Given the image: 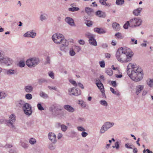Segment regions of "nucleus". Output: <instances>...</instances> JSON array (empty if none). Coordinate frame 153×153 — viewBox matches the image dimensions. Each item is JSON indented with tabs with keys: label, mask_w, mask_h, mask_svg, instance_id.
<instances>
[{
	"label": "nucleus",
	"mask_w": 153,
	"mask_h": 153,
	"mask_svg": "<svg viewBox=\"0 0 153 153\" xmlns=\"http://www.w3.org/2000/svg\"><path fill=\"white\" fill-rule=\"evenodd\" d=\"M69 53L70 56H73L75 55V53L72 48L70 49Z\"/></svg>",
	"instance_id": "a18cd8bd"
},
{
	"label": "nucleus",
	"mask_w": 153,
	"mask_h": 153,
	"mask_svg": "<svg viewBox=\"0 0 153 153\" xmlns=\"http://www.w3.org/2000/svg\"><path fill=\"white\" fill-rule=\"evenodd\" d=\"M142 10V8L140 7L138 8L135 9L133 11V14L134 15L136 16H138L140 15V14Z\"/></svg>",
	"instance_id": "5701e85b"
},
{
	"label": "nucleus",
	"mask_w": 153,
	"mask_h": 153,
	"mask_svg": "<svg viewBox=\"0 0 153 153\" xmlns=\"http://www.w3.org/2000/svg\"><path fill=\"white\" fill-rule=\"evenodd\" d=\"M77 129L79 131H83L85 130V129L82 126L77 127Z\"/></svg>",
	"instance_id": "603ef678"
},
{
	"label": "nucleus",
	"mask_w": 153,
	"mask_h": 153,
	"mask_svg": "<svg viewBox=\"0 0 153 153\" xmlns=\"http://www.w3.org/2000/svg\"><path fill=\"white\" fill-rule=\"evenodd\" d=\"M96 85L101 91V90L102 89H104V86L102 82L96 83Z\"/></svg>",
	"instance_id": "7c9ffc66"
},
{
	"label": "nucleus",
	"mask_w": 153,
	"mask_h": 153,
	"mask_svg": "<svg viewBox=\"0 0 153 153\" xmlns=\"http://www.w3.org/2000/svg\"><path fill=\"white\" fill-rule=\"evenodd\" d=\"M69 92H72V94L76 96H77L80 95L81 93V92L80 90L79 89H77L76 88H73L71 89L70 90H68Z\"/></svg>",
	"instance_id": "ddd939ff"
},
{
	"label": "nucleus",
	"mask_w": 153,
	"mask_h": 153,
	"mask_svg": "<svg viewBox=\"0 0 153 153\" xmlns=\"http://www.w3.org/2000/svg\"><path fill=\"white\" fill-rule=\"evenodd\" d=\"M49 76L52 79H53L54 76V73L52 71L49 72L48 73Z\"/></svg>",
	"instance_id": "4d7b16f0"
},
{
	"label": "nucleus",
	"mask_w": 153,
	"mask_h": 153,
	"mask_svg": "<svg viewBox=\"0 0 153 153\" xmlns=\"http://www.w3.org/2000/svg\"><path fill=\"white\" fill-rule=\"evenodd\" d=\"M30 144L31 145H34L36 143V140L34 138H30L28 140Z\"/></svg>",
	"instance_id": "a878e982"
},
{
	"label": "nucleus",
	"mask_w": 153,
	"mask_h": 153,
	"mask_svg": "<svg viewBox=\"0 0 153 153\" xmlns=\"http://www.w3.org/2000/svg\"><path fill=\"white\" fill-rule=\"evenodd\" d=\"M37 107L38 109L40 111H42L44 110V108L40 103H39L37 104Z\"/></svg>",
	"instance_id": "49530a36"
},
{
	"label": "nucleus",
	"mask_w": 153,
	"mask_h": 153,
	"mask_svg": "<svg viewBox=\"0 0 153 153\" xmlns=\"http://www.w3.org/2000/svg\"><path fill=\"white\" fill-rule=\"evenodd\" d=\"M52 39L56 43H61V45L60 46V50L66 52V48L68 45V42L64 39V37L62 34L59 33H56L52 36Z\"/></svg>",
	"instance_id": "7ed1b4c3"
},
{
	"label": "nucleus",
	"mask_w": 153,
	"mask_h": 153,
	"mask_svg": "<svg viewBox=\"0 0 153 153\" xmlns=\"http://www.w3.org/2000/svg\"><path fill=\"white\" fill-rule=\"evenodd\" d=\"M88 133L85 131H83L81 133V135L83 137H85L87 135Z\"/></svg>",
	"instance_id": "052dcab7"
},
{
	"label": "nucleus",
	"mask_w": 153,
	"mask_h": 153,
	"mask_svg": "<svg viewBox=\"0 0 153 153\" xmlns=\"http://www.w3.org/2000/svg\"><path fill=\"white\" fill-rule=\"evenodd\" d=\"M25 98L27 99L30 100L32 98V96L31 94L28 93L25 95Z\"/></svg>",
	"instance_id": "58836bf2"
},
{
	"label": "nucleus",
	"mask_w": 153,
	"mask_h": 153,
	"mask_svg": "<svg viewBox=\"0 0 153 153\" xmlns=\"http://www.w3.org/2000/svg\"><path fill=\"white\" fill-rule=\"evenodd\" d=\"M112 147L113 148H116V149H118L119 148V144L118 141H116L115 143V145L113 146Z\"/></svg>",
	"instance_id": "c03bdc74"
},
{
	"label": "nucleus",
	"mask_w": 153,
	"mask_h": 153,
	"mask_svg": "<svg viewBox=\"0 0 153 153\" xmlns=\"http://www.w3.org/2000/svg\"><path fill=\"white\" fill-rule=\"evenodd\" d=\"M100 103L101 105L106 106L108 105V103L105 100H101L100 102Z\"/></svg>",
	"instance_id": "a19ab883"
},
{
	"label": "nucleus",
	"mask_w": 153,
	"mask_h": 153,
	"mask_svg": "<svg viewBox=\"0 0 153 153\" xmlns=\"http://www.w3.org/2000/svg\"><path fill=\"white\" fill-rule=\"evenodd\" d=\"M25 65V62L22 61H20L19 62L18 64V66L20 67L23 68Z\"/></svg>",
	"instance_id": "c756f323"
},
{
	"label": "nucleus",
	"mask_w": 153,
	"mask_h": 153,
	"mask_svg": "<svg viewBox=\"0 0 153 153\" xmlns=\"http://www.w3.org/2000/svg\"><path fill=\"white\" fill-rule=\"evenodd\" d=\"M129 21H127L126 22L124 25L123 27L125 29H128V26H129L130 27H131L130 25V23Z\"/></svg>",
	"instance_id": "c9c22d12"
},
{
	"label": "nucleus",
	"mask_w": 153,
	"mask_h": 153,
	"mask_svg": "<svg viewBox=\"0 0 153 153\" xmlns=\"http://www.w3.org/2000/svg\"><path fill=\"white\" fill-rule=\"evenodd\" d=\"M147 85L150 87L153 86V79H150L149 81L147 82Z\"/></svg>",
	"instance_id": "e433bc0d"
},
{
	"label": "nucleus",
	"mask_w": 153,
	"mask_h": 153,
	"mask_svg": "<svg viewBox=\"0 0 153 153\" xmlns=\"http://www.w3.org/2000/svg\"><path fill=\"white\" fill-rule=\"evenodd\" d=\"M85 36L88 38L89 39H90V38L94 36L93 34L89 33H86L85 34Z\"/></svg>",
	"instance_id": "de8ad7c7"
},
{
	"label": "nucleus",
	"mask_w": 153,
	"mask_h": 153,
	"mask_svg": "<svg viewBox=\"0 0 153 153\" xmlns=\"http://www.w3.org/2000/svg\"><path fill=\"white\" fill-rule=\"evenodd\" d=\"M36 34L35 32H33V30L27 31L23 35V36L25 37H31L34 38L36 36Z\"/></svg>",
	"instance_id": "f8f14e48"
},
{
	"label": "nucleus",
	"mask_w": 153,
	"mask_h": 153,
	"mask_svg": "<svg viewBox=\"0 0 153 153\" xmlns=\"http://www.w3.org/2000/svg\"><path fill=\"white\" fill-rule=\"evenodd\" d=\"M96 15L100 17L104 18L106 16L105 13L100 10L97 11L96 12Z\"/></svg>",
	"instance_id": "b1692460"
},
{
	"label": "nucleus",
	"mask_w": 153,
	"mask_h": 153,
	"mask_svg": "<svg viewBox=\"0 0 153 153\" xmlns=\"http://www.w3.org/2000/svg\"><path fill=\"white\" fill-rule=\"evenodd\" d=\"M101 92L102 93V97H104V98H106V96H105V90H104V89H101Z\"/></svg>",
	"instance_id": "bf43d9fd"
},
{
	"label": "nucleus",
	"mask_w": 153,
	"mask_h": 153,
	"mask_svg": "<svg viewBox=\"0 0 153 153\" xmlns=\"http://www.w3.org/2000/svg\"><path fill=\"white\" fill-rule=\"evenodd\" d=\"M144 86L143 85H137L135 87V93L137 95H138L144 89Z\"/></svg>",
	"instance_id": "4468645a"
},
{
	"label": "nucleus",
	"mask_w": 153,
	"mask_h": 153,
	"mask_svg": "<svg viewBox=\"0 0 153 153\" xmlns=\"http://www.w3.org/2000/svg\"><path fill=\"white\" fill-rule=\"evenodd\" d=\"M113 94L118 96H119L120 95V93L118 91H115Z\"/></svg>",
	"instance_id": "774afa93"
},
{
	"label": "nucleus",
	"mask_w": 153,
	"mask_h": 153,
	"mask_svg": "<svg viewBox=\"0 0 153 153\" xmlns=\"http://www.w3.org/2000/svg\"><path fill=\"white\" fill-rule=\"evenodd\" d=\"M65 21L70 25L71 26H75L74 20L72 18L70 17H66L65 19Z\"/></svg>",
	"instance_id": "dca6fc26"
},
{
	"label": "nucleus",
	"mask_w": 153,
	"mask_h": 153,
	"mask_svg": "<svg viewBox=\"0 0 153 153\" xmlns=\"http://www.w3.org/2000/svg\"><path fill=\"white\" fill-rule=\"evenodd\" d=\"M78 103L81 105L82 107H85L86 106L85 103L82 100H80L78 101Z\"/></svg>",
	"instance_id": "4c0bfd02"
},
{
	"label": "nucleus",
	"mask_w": 153,
	"mask_h": 153,
	"mask_svg": "<svg viewBox=\"0 0 153 153\" xmlns=\"http://www.w3.org/2000/svg\"><path fill=\"white\" fill-rule=\"evenodd\" d=\"M75 49L77 51V52H79L81 50V48L79 46H76L75 47Z\"/></svg>",
	"instance_id": "0e129e2a"
},
{
	"label": "nucleus",
	"mask_w": 153,
	"mask_h": 153,
	"mask_svg": "<svg viewBox=\"0 0 153 153\" xmlns=\"http://www.w3.org/2000/svg\"><path fill=\"white\" fill-rule=\"evenodd\" d=\"M86 25L88 27H90L92 25V22L89 20L86 23Z\"/></svg>",
	"instance_id": "6e6d98bb"
},
{
	"label": "nucleus",
	"mask_w": 153,
	"mask_h": 153,
	"mask_svg": "<svg viewBox=\"0 0 153 153\" xmlns=\"http://www.w3.org/2000/svg\"><path fill=\"white\" fill-rule=\"evenodd\" d=\"M125 147L129 149H132L134 146L133 145H129V143H127L125 144Z\"/></svg>",
	"instance_id": "37998d69"
},
{
	"label": "nucleus",
	"mask_w": 153,
	"mask_h": 153,
	"mask_svg": "<svg viewBox=\"0 0 153 153\" xmlns=\"http://www.w3.org/2000/svg\"><path fill=\"white\" fill-rule=\"evenodd\" d=\"M70 11L74 12L79 10V8L78 7H73L69 8L68 9Z\"/></svg>",
	"instance_id": "2f4dec72"
},
{
	"label": "nucleus",
	"mask_w": 153,
	"mask_h": 153,
	"mask_svg": "<svg viewBox=\"0 0 153 153\" xmlns=\"http://www.w3.org/2000/svg\"><path fill=\"white\" fill-rule=\"evenodd\" d=\"M63 107L65 110L70 112H73L75 111L74 109L70 105H65Z\"/></svg>",
	"instance_id": "6ab92c4d"
},
{
	"label": "nucleus",
	"mask_w": 153,
	"mask_h": 153,
	"mask_svg": "<svg viewBox=\"0 0 153 153\" xmlns=\"http://www.w3.org/2000/svg\"><path fill=\"white\" fill-rule=\"evenodd\" d=\"M111 84L114 87H116L117 86L116 81H111Z\"/></svg>",
	"instance_id": "13d9d810"
},
{
	"label": "nucleus",
	"mask_w": 153,
	"mask_h": 153,
	"mask_svg": "<svg viewBox=\"0 0 153 153\" xmlns=\"http://www.w3.org/2000/svg\"><path fill=\"white\" fill-rule=\"evenodd\" d=\"M107 0H100V2L102 5L109 7L110 5V4H109L108 3H106V1Z\"/></svg>",
	"instance_id": "393cba45"
},
{
	"label": "nucleus",
	"mask_w": 153,
	"mask_h": 153,
	"mask_svg": "<svg viewBox=\"0 0 153 153\" xmlns=\"http://www.w3.org/2000/svg\"><path fill=\"white\" fill-rule=\"evenodd\" d=\"M133 53L127 47H121L118 49L116 53L117 59L120 62L125 63L130 61Z\"/></svg>",
	"instance_id": "f03ea898"
},
{
	"label": "nucleus",
	"mask_w": 153,
	"mask_h": 153,
	"mask_svg": "<svg viewBox=\"0 0 153 153\" xmlns=\"http://www.w3.org/2000/svg\"><path fill=\"white\" fill-rule=\"evenodd\" d=\"M124 3V0H116V4L118 5H122Z\"/></svg>",
	"instance_id": "c85d7f7f"
},
{
	"label": "nucleus",
	"mask_w": 153,
	"mask_h": 153,
	"mask_svg": "<svg viewBox=\"0 0 153 153\" xmlns=\"http://www.w3.org/2000/svg\"><path fill=\"white\" fill-rule=\"evenodd\" d=\"M71 83L75 86H77V84L76 82L74 80H71L70 81Z\"/></svg>",
	"instance_id": "69168bd1"
},
{
	"label": "nucleus",
	"mask_w": 153,
	"mask_h": 153,
	"mask_svg": "<svg viewBox=\"0 0 153 153\" xmlns=\"http://www.w3.org/2000/svg\"><path fill=\"white\" fill-rule=\"evenodd\" d=\"M39 62V58L34 57L27 59L26 61V64L28 67L32 68L38 65Z\"/></svg>",
	"instance_id": "39448f33"
},
{
	"label": "nucleus",
	"mask_w": 153,
	"mask_h": 153,
	"mask_svg": "<svg viewBox=\"0 0 153 153\" xmlns=\"http://www.w3.org/2000/svg\"><path fill=\"white\" fill-rule=\"evenodd\" d=\"M129 21L132 27H139L141 25L143 22L142 20L138 17H134L130 19Z\"/></svg>",
	"instance_id": "423d86ee"
},
{
	"label": "nucleus",
	"mask_w": 153,
	"mask_h": 153,
	"mask_svg": "<svg viewBox=\"0 0 153 153\" xmlns=\"http://www.w3.org/2000/svg\"><path fill=\"white\" fill-rule=\"evenodd\" d=\"M48 148L50 150H53L55 149V146L52 143H51L49 144Z\"/></svg>",
	"instance_id": "8fccbe9b"
},
{
	"label": "nucleus",
	"mask_w": 153,
	"mask_h": 153,
	"mask_svg": "<svg viewBox=\"0 0 153 153\" xmlns=\"http://www.w3.org/2000/svg\"><path fill=\"white\" fill-rule=\"evenodd\" d=\"M99 64L101 68H104L105 66V63L104 61H102L99 62Z\"/></svg>",
	"instance_id": "5fc2aeb1"
},
{
	"label": "nucleus",
	"mask_w": 153,
	"mask_h": 153,
	"mask_svg": "<svg viewBox=\"0 0 153 153\" xmlns=\"http://www.w3.org/2000/svg\"><path fill=\"white\" fill-rule=\"evenodd\" d=\"M22 109L24 113L26 115L30 116L32 113V107L29 104L27 103H25Z\"/></svg>",
	"instance_id": "1a4fd4ad"
},
{
	"label": "nucleus",
	"mask_w": 153,
	"mask_h": 153,
	"mask_svg": "<svg viewBox=\"0 0 153 153\" xmlns=\"http://www.w3.org/2000/svg\"><path fill=\"white\" fill-rule=\"evenodd\" d=\"M47 15L45 14H41L40 16V20L41 21H43L46 19Z\"/></svg>",
	"instance_id": "72a5a7b5"
},
{
	"label": "nucleus",
	"mask_w": 153,
	"mask_h": 153,
	"mask_svg": "<svg viewBox=\"0 0 153 153\" xmlns=\"http://www.w3.org/2000/svg\"><path fill=\"white\" fill-rule=\"evenodd\" d=\"M15 121L16 116L14 114H12L9 117V120H6V123L8 126L13 128L14 127L13 124Z\"/></svg>",
	"instance_id": "9d476101"
},
{
	"label": "nucleus",
	"mask_w": 153,
	"mask_h": 153,
	"mask_svg": "<svg viewBox=\"0 0 153 153\" xmlns=\"http://www.w3.org/2000/svg\"><path fill=\"white\" fill-rule=\"evenodd\" d=\"M1 97L0 98L1 99H4L7 96L6 94L3 91L1 92Z\"/></svg>",
	"instance_id": "09e8293b"
},
{
	"label": "nucleus",
	"mask_w": 153,
	"mask_h": 153,
	"mask_svg": "<svg viewBox=\"0 0 153 153\" xmlns=\"http://www.w3.org/2000/svg\"><path fill=\"white\" fill-rule=\"evenodd\" d=\"M48 136L49 139L52 142V143H56V136L54 133L52 132H49Z\"/></svg>",
	"instance_id": "9b49d317"
},
{
	"label": "nucleus",
	"mask_w": 153,
	"mask_h": 153,
	"mask_svg": "<svg viewBox=\"0 0 153 153\" xmlns=\"http://www.w3.org/2000/svg\"><path fill=\"white\" fill-rule=\"evenodd\" d=\"M25 103L24 101L20 100L17 101L16 102V106L22 108Z\"/></svg>",
	"instance_id": "aec40b11"
},
{
	"label": "nucleus",
	"mask_w": 153,
	"mask_h": 153,
	"mask_svg": "<svg viewBox=\"0 0 153 153\" xmlns=\"http://www.w3.org/2000/svg\"><path fill=\"white\" fill-rule=\"evenodd\" d=\"M112 27L113 29L117 31H118L120 29V25L117 22L113 23L112 24Z\"/></svg>",
	"instance_id": "412c9836"
},
{
	"label": "nucleus",
	"mask_w": 153,
	"mask_h": 153,
	"mask_svg": "<svg viewBox=\"0 0 153 153\" xmlns=\"http://www.w3.org/2000/svg\"><path fill=\"white\" fill-rule=\"evenodd\" d=\"M39 95L41 97L44 98L48 97L47 94L42 91L40 92Z\"/></svg>",
	"instance_id": "f704fd0d"
},
{
	"label": "nucleus",
	"mask_w": 153,
	"mask_h": 153,
	"mask_svg": "<svg viewBox=\"0 0 153 153\" xmlns=\"http://www.w3.org/2000/svg\"><path fill=\"white\" fill-rule=\"evenodd\" d=\"M4 52L0 50V63L1 65L10 66L13 62V60L9 57L4 56Z\"/></svg>",
	"instance_id": "20e7f679"
},
{
	"label": "nucleus",
	"mask_w": 153,
	"mask_h": 153,
	"mask_svg": "<svg viewBox=\"0 0 153 153\" xmlns=\"http://www.w3.org/2000/svg\"><path fill=\"white\" fill-rule=\"evenodd\" d=\"M21 146L25 149H27L28 146V144L24 142L21 141Z\"/></svg>",
	"instance_id": "ea45409f"
},
{
	"label": "nucleus",
	"mask_w": 153,
	"mask_h": 153,
	"mask_svg": "<svg viewBox=\"0 0 153 153\" xmlns=\"http://www.w3.org/2000/svg\"><path fill=\"white\" fill-rule=\"evenodd\" d=\"M127 73L132 80L135 81H140L143 77V70L139 66L129 63L127 66Z\"/></svg>",
	"instance_id": "f257e3e1"
},
{
	"label": "nucleus",
	"mask_w": 153,
	"mask_h": 153,
	"mask_svg": "<svg viewBox=\"0 0 153 153\" xmlns=\"http://www.w3.org/2000/svg\"><path fill=\"white\" fill-rule=\"evenodd\" d=\"M77 121L79 123H82L85 121V119L83 118L79 117L77 120Z\"/></svg>",
	"instance_id": "864d4df0"
},
{
	"label": "nucleus",
	"mask_w": 153,
	"mask_h": 153,
	"mask_svg": "<svg viewBox=\"0 0 153 153\" xmlns=\"http://www.w3.org/2000/svg\"><path fill=\"white\" fill-rule=\"evenodd\" d=\"M89 42L90 44L91 45L94 46L97 45V42L95 39L94 36L90 38V39L89 40Z\"/></svg>",
	"instance_id": "4be33fe9"
},
{
	"label": "nucleus",
	"mask_w": 153,
	"mask_h": 153,
	"mask_svg": "<svg viewBox=\"0 0 153 153\" xmlns=\"http://www.w3.org/2000/svg\"><path fill=\"white\" fill-rule=\"evenodd\" d=\"M51 111L54 113L55 115L59 114L60 112L62 110V108L58 104H54L51 106L49 108Z\"/></svg>",
	"instance_id": "6e6552de"
},
{
	"label": "nucleus",
	"mask_w": 153,
	"mask_h": 153,
	"mask_svg": "<svg viewBox=\"0 0 153 153\" xmlns=\"http://www.w3.org/2000/svg\"><path fill=\"white\" fill-rule=\"evenodd\" d=\"M94 31L95 32L99 34H102L105 33L106 32L103 29L98 27H95L94 29Z\"/></svg>",
	"instance_id": "f3484780"
},
{
	"label": "nucleus",
	"mask_w": 153,
	"mask_h": 153,
	"mask_svg": "<svg viewBox=\"0 0 153 153\" xmlns=\"http://www.w3.org/2000/svg\"><path fill=\"white\" fill-rule=\"evenodd\" d=\"M101 46L103 48H105L108 47V46L106 43H102L101 45Z\"/></svg>",
	"instance_id": "e2e57ef3"
},
{
	"label": "nucleus",
	"mask_w": 153,
	"mask_h": 153,
	"mask_svg": "<svg viewBox=\"0 0 153 153\" xmlns=\"http://www.w3.org/2000/svg\"><path fill=\"white\" fill-rule=\"evenodd\" d=\"M105 72L108 75L111 76L112 75L113 71L110 68H108L106 69Z\"/></svg>",
	"instance_id": "bb28decb"
},
{
	"label": "nucleus",
	"mask_w": 153,
	"mask_h": 153,
	"mask_svg": "<svg viewBox=\"0 0 153 153\" xmlns=\"http://www.w3.org/2000/svg\"><path fill=\"white\" fill-rule=\"evenodd\" d=\"M33 87L30 85L25 86L24 88L25 91L27 93H31L33 91Z\"/></svg>",
	"instance_id": "a211bd4d"
},
{
	"label": "nucleus",
	"mask_w": 153,
	"mask_h": 153,
	"mask_svg": "<svg viewBox=\"0 0 153 153\" xmlns=\"http://www.w3.org/2000/svg\"><path fill=\"white\" fill-rule=\"evenodd\" d=\"M114 124V123H111L109 122H107L105 123L102 126L100 130V133L103 134L108 129L112 127Z\"/></svg>",
	"instance_id": "0eeeda50"
},
{
	"label": "nucleus",
	"mask_w": 153,
	"mask_h": 153,
	"mask_svg": "<svg viewBox=\"0 0 153 153\" xmlns=\"http://www.w3.org/2000/svg\"><path fill=\"white\" fill-rule=\"evenodd\" d=\"M131 42H132V43H131V44H137V40H135V39H134L131 38Z\"/></svg>",
	"instance_id": "680f3d73"
},
{
	"label": "nucleus",
	"mask_w": 153,
	"mask_h": 153,
	"mask_svg": "<svg viewBox=\"0 0 153 153\" xmlns=\"http://www.w3.org/2000/svg\"><path fill=\"white\" fill-rule=\"evenodd\" d=\"M61 129L63 132H65L67 129L68 127L64 124H62L61 125Z\"/></svg>",
	"instance_id": "79ce46f5"
},
{
	"label": "nucleus",
	"mask_w": 153,
	"mask_h": 153,
	"mask_svg": "<svg viewBox=\"0 0 153 153\" xmlns=\"http://www.w3.org/2000/svg\"><path fill=\"white\" fill-rule=\"evenodd\" d=\"M48 88L50 89L56 90V86L51 87L50 86H48Z\"/></svg>",
	"instance_id": "338daca9"
},
{
	"label": "nucleus",
	"mask_w": 153,
	"mask_h": 153,
	"mask_svg": "<svg viewBox=\"0 0 153 153\" xmlns=\"http://www.w3.org/2000/svg\"><path fill=\"white\" fill-rule=\"evenodd\" d=\"M85 11L88 14H90L92 11V9L88 7H86L85 9Z\"/></svg>",
	"instance_id": "473e14b6"
},
{
	"label": "nucleus",
	"mask_w": 153,
	"mask_h": 153,
	"mask_svg": "<svg viewBox=\"0 0 153 153\" xmlns=\"http://www.w3.org/2000/svg\"><path fill=\"white\" fill-rule=\"evenodd\" d=\"M39 84H41L42 83L47 82V81L44 79H41L38 80Z\"/></svg>",
	"instance_id": "3c124183"
},
{
	"label": "nucleus",
	"mask_w": 153,
	"mask_h": 153,
	"mask_svg": "<svg viewBox=\"0 0 153 153\" xmlns=\"http://www.w3.org/2000/svg\"><path fill=\"white\" fill-rule=\"evenodd\" d=\"M6 73L7 75L17 74V72L16 69L11 68L6 70Z\"/></svg>",
	"instance_id": "2eb2a0df"
},
{
	"label": "nucleus",
	"mask_w": 153,
	"mask_h": 153,
	"mask_svg": "<svg viewBox=\"0 0 153 153\" xmlns=\"http://www.w3.org/2000/svg\"><path fill=\"white\" fill-rule=\"evenodd\" d=\"M115 36L118 39H122L123 38V36H122V34L119 32L116 33Z\"/></svg>",
	"instance_id": "cd10ccee"
}]
</instances>
